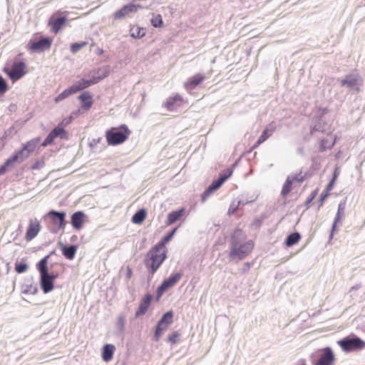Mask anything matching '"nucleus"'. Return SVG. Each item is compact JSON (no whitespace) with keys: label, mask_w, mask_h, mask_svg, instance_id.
Returning a JSON list of instances; mask_svg holds the SVG:
<instances>
[{"label":"nucleus","mask_w":365,"mask_h":365,"mask_svg":"<svg viewBox=\"0 0 365 365\" xmlns=\"http://www.w3.org/2000/svg\"><path fill=\"white\" fill-rule=\"evenodd\" d=\"M242 230L237 228L231 234L230 242V261L238 262L249 255L254 248V242L250 240L245 241Z\"/></svg>","instance_id":"f257e3e1"},{"label":"nucleus","mask_w":365,"mask_h":365,"mask_svg":"<svg viewBox=\"0 0 365 365\" xmlns=\"http://www.w3.org/2000/svg\"><path fill=\"white\" fill-rule=\"evenodd\" d=\"M41 141V137L34 138L22 145L20 150H15L12 155L0 165V175L14 168L16 164H21L34 152Z\"/></svg>","instance_id":"f03ea898"},{"label":"nucleus","mask_w":365,"mask_h":365,"mask_svg":"<svg viewBox=\"0 0 365 365\" xmlns=\"http://www.w3.org/2000/svg\"><path fill=\"white\" fill-rule=\"evenodd\" d=\"M131 131L125 124L118 128H111L106 133L107 143L110 145H117L125 142L129 137Z\"/></svg>","instance_id":"7ed1b4c3"},{"label":"nucleus","mask_w":365,"mask_h":365,"mask_svg":"<svg viewBox=\"0 0 365 365\" xmlns=\"http://www.w3.org/2000/svg\"><path fill=\"white\" fill-rule=\"evenodd\" d=\"M167 258V250H164L160 255L146 254L144 259V264L148 272V279L153 278L154 274Z\"/></svg>","instance_id":"20e7f679"},{"label":"nucleus","mask_w":365,"mask_h":365,"mask_svg":"<svg viewBox=\"0 0 365 365\" xmlns=\"http://www.w3.org/2000/svg\"><path fill=\"white\" fill-rule=\"evenodd\" d=\"M66 212L61 210L57 211L51 210L44 216L45 221H50L51 223L56 225V227L50 228V232L53 234H56L59 230H63L67 224L66 220Z\"/></svg>","instance_id":"39448f33"},{"label":"nucleus","mask_w":365,"mask_h":365,"mask_svg":"<svg viewBox=\"0 0 365 365\" xmlns=\"http://www.w3.org/2000/svg\"><path fill=\"white\" fill-rule=\"evenodd\" d=\"M336 358L329 346L320 349L317 352V358L312 361V365H335Z\"/></svg>","instance_id":"423d86ee"},{"label":"nucleus","mask_w":365,"mask_h":365,"mask_svg":"<svg viewBox=\"0 0 365 365\" xmlns=\"http://www.w3.org/2000/svg\"><path fill=\"white\" fill-rule=\"evenodd\" d=\"M337 344L344 352L361 351L365 349V341L359 337H345L337 341Z\"/></svg>","instance_id":"0eeeda50"},{"label":"nucleus","mask_w":365,"mask_h":365,"mask_svg":"<svg viewBox=\"0 0 365 365\" xmlns=\"http://www.w3.org/2000/svg\"><path fill=\"white\" fill-rule=\"evenodd\" d=\"M26 66L23 61H14L11 67L4 68V72L13 81L21 79L26 73Z\"/></svg>","instance_id":"6e6552de"},{"label":"nucleus","mask_w":365,"mask_h":365,"mask_svg":"<svg viewBox=\"0 0 365 365\" xmlns=\"http://www.w3.org/2000/svg\"><path fill=\"white\" fill-rule=\"evenodd\" d=\"M52 40L49 37H41L38 40L31 39L27 45V48L31 52L41 53L51 48Z\"/></svg>","instance_id":"1a4fd4ad"},{"label":"nucleus","mask_w":365,"mask_h":365,"mask_svg":"<svg viewBox=\"0 0 365 365\" xmlns=\"http://www.w3.org/2000/svg\"><path fill=\"white\" fill-rule=\"evenodd\" d=\"M58 276V273H49L48 272L46 275L40 277V287L44 294H47L53 289L54 282Z\"/></svg>","instance_id":"9d476101"},{"label":"nucleus","mask_w":365,"mask_h":365,"mask_svg":"<svg viewBox=\"0 0 365 365\" xmlns=\"http://www.w3.org/2000/svg\"><path fill=\"white\" fill-rule=\"evenodd\" d=\"M110 73V66H103L90 71L88 73L85 74V76L88 78H91L93 81L96 84L105 78L108 77Z\"/></svg>","instance_id":"9b49d317"},{"label":"nucleus","mask_w":365,"mask_h":365,"mask_svg":"<svg viewBox=\"0 0 365 365\" xmlns=\"http://www.w3.org/2000/svg\"><path fill=\"white\" fill-rule=\"evenodd\" d=\"M67 21L68 19L65 16L57 17L51 16L48 19V25L51 27V31L56 34L65 26Z\"/></svg>","instance_id":"f8f14e48"},{"label":"nucleus","mask_w":365,"mask_h":365,"mask_svg":"<svg viewBox=\"0 0 365 365\" xmlns=\"http://www.w3.org/2000/svg\"><path fill=\"white\" fill-rule=\"evenodd\" d=\"M141 6L139 4H128L116 11L113 16L114 19H120L128 15L130 13H135Z\"/></svg>","instance_id":"ddd939ff"},{"label":"nucleus","mask_w":365,"mask_h":365,"mask_svg":"<svg viewBox=\"0 0 365 365\" xmlns=\"http://www.w3.org/2000/svg\"><path fill=\"white\" fill-rule=\"evenodd\" d=\"M153 299V295L150 293H147L143 297L141 301L140 302L139 306L135 311V317L138 318L140 316L145 314L148 312L149 307L150 306L151 301Z\"/></svg>","instance_id":"4468645a"},{"label":"nucleus","mask_w":365,"mask_h":365,"mask_svg":"<svg viewBox=\"0 0 365 365\" xmlns=\"http://www.w3.org/2000/svg\"><path fill=\"white\" fill-rule=\"evenodd\" d=\"M86 218V214L83 211H76L71 216V224L76 230H81Z\"/></svg>","instance_id":"2eb2a0df"},{"label":"nucleus","mask_w":365,"mask_h":365,"mask_svg":"<svg viewBox=\"0 0 365 365\" xmlns=\"http://www.w3.org/2000/svg\"><path fill=\"white\" fill-rule=\"evenodd\" d=\"M41 230V225L36 220L35 221L31 220L26 230L25 240L27 242L32 240L37 236Z\"/></svg>","instance_id":"dca6fc26"},{"label":"nucleus","mask_w":365,"mask_h":365,"mask_svg":"<svg viewBox=\"0 0 365 365\" xmlns=\"http://www.w3.org/2000/svg\"><path fill=\"white\" fill-rule=\"evenodd\" d=\"M205 79V76L202 73H196L190 77L185 83V87L187 90H193L199 86Z\"/></svg>","instance_id":"f3484780"},{"label":"nucleus","mask_w":365,"mask_h":365,"mask_svg":"<svg viewBox=\"0 0 365 365\" xmlns=\"http://www.w3.org/2000/svg\"><path fill=\"white\" fill-rule=\"evenodd\" d=\"M58 245L61 247V250L62 252V255L65 257L66 259L72 260L74 259L78 246L76 245H65L62 242H59Z\"/></svg>","instance_id":"a211bd4d"},{"label":"nucleus","mask_w":365,"mask_h":365,"mask_svg":"<svg viewBox=\"0 0 365 365\" xmlns=\"http://www.w3.org/2000/svg\"><path fill=\"white\" fill-rule=\"evenodd\" d=\"M81 101V107L85 110H89L93 103V96L91 93L86 91L82 92L78 97Z\"/></svg>","instance_id":"6ab92c4d"},{"label":"nucleus","mask_w":365,"mask_h":365,"mask_svg":"<svg viewBox=\"0 0 365 365\" xmlns=\"http://www.w3.org/2000/svg\"><path fill=\"white\" fill-rule=\"evenodd\" d=\"M115 346L112 344H106L101 351V357L106 362L110 361L113 358Z\"/></svg>","instance_id":"aec40b11"},{"label":"nucleus","mask_w":365,"mask_h":365,"mask_svg":"<svg viewBox=\"0 0 365 365\" xmlns=\"http://www.w3.org/2000/svg\"><path fill=\"white\" fill-rule=\"evenodd\" d=\"M185 212V209L184 207H180L178 210H173L169 212L167 218V225H171L176 222L182 217Z\"/></svg>","instance_id":"412c9836"},{"label":"nucleus","mask_w":365,"mask_h":365,"mask_svg":"<svg viewBox=\"0 0 365 365\" xmlns=\"http://www.w3.org/2000/svg\"><path fill=\"white\" fill-rule=\"evenodd\" d=\"M297 180V173L293 174L291 176H288L282 186L281 195L283 197H285L291 191L292 183Z\"/></svg>","instance_id":"4be33fe9"},{"label":"nucleus","mask_w":365,"mask_h":365,"mask_svg":"<svg viewBox=\"0 0 365 365\" xmlns=\"http://www.w3.org/2000/svg\"><path fill=\"white\" fill-rule=\"evenodd\" d=\"M96 83L93 81L91 78H88L84 76V78L80 81H76L73 85L76 92L87 88Z\"/></svg>","instance_id":"5701e85b"},{"label":"nucleus","mask_w":365,"mask_h":365,"mask_svg":"<svg viewBox=\"0 0 365 365\" xmlns=\"http://www.w3.org/2000/svg\"><path fill=\"white\" fill-rule=\"evenodd\" d=\"M182 276V273L181 272L172 273L168 278L163 279L162 282L165 287L170 289L181 279Z\"/></svg>","instance_id":"b1692460"},{"label":"nucleus","mask_w":365,"mask_h":365,"mask_svg":"<svg viewBox=\"0 0 365 365\" xmlns=\"http://www.w3.org/2000/svg\"><path fill=\"white\" fill-rule=\"evenodd\" d=\"M336 143V136L331 132L327 134V138L321 140V151L331 148Z\"/></svg>","instance_id":"393cba45"},{"label":"nucleus","mask_w":365,"mask_h":365,"mask_svg":"<svg viewBox=\"0 0 365 365\" xmlns=\"http://www.w3.org/2000/svg\"><path fill=\"white\" fill-rule=\"evenodd\" d=\"M182 101V96L177 93L174 96L169 97L166 102L165 103V106L167 108L168 110H173L175 109V105L179 106L178 103H181Z\"/></svg>","instance_id":"a878e982"},{"label":"nucleus","mask_w":365,"mask_h":365,"mask_svg":"<svg viewBox=\"0 0 365 365\" xmlns=\"http://www.w3.org/2000/svg\"><path fill=\"white\" fill-rule=\"evenodd\" d=\"M220 187L221 185H220L216 180H214L202 194V202H204L211 195H212L215 191H217Z\"/></svg>","instance_id":"bb28decb"},{"label":"nucleus","mask_w":365,"mask_h":365,"mask_svg":"<svg viewBox=\"0 0 365 365\" xmlns=\"http://www.w3.org/2000/svg\"><path fill=\"white\" fill-rule=\"evenodd\" d=\"M147 216V211L145 208L137 210L131 218V222L135 225L142 224Z\"/></svg>","instance_id":"cd10ccee"},{"label":"nucleus","mask_w":365,"mask_h":365,"mask_svg":"<svg viewBox=\"0 0 365 365\" xmlns=\"http://www.w3.org/2000/svg\"><path fill=\"white\" fill-rule=\"evenodd\" d=\"M49 259V255H46L43 257L40 261L36 263V269L40 274V277L41 276L46 275V273L48 272V261Z\"/></svg>","instance_id":"c85d7f7f"},{"label":"nucleus","mask_w":365,"mask_h":365,"mask_svg":"<svg viewBox=\"0 0 365 365\" xmlns=\"http://www.w3.org/2000/svg\"><path fill=\"white\" fill-rule=\"evenodd\" d=\"M359 76L357 75L349 74L346 75L341 81L342 86H346L349 88H352L358 84Z\"/></svg>","instance_id":"c756f323"},{"label":"nucleus","mask_w":365,"mask_h":365,"mask_svg":"<svg viewBox=\"0 0 365 365\" xmlns=\"http://www.w3.org/2000/svg\"><path fill=\"white\" fill-rule=\"evenodd\" d=\"M77 93L76 90L75 89L73 85L70 86L69 88L63 90L61 93H59L54 99L56 103H59L61 101L64 100L65 98H68V96H71L72 94H74Z\"/></svg>","instance_id":"7c9ffc66"},{"label":"nucleus","mask_w":365,"mask_h":365,"mask_svg":"<svg viewBox=\"0 0 365 365\" xmlns=\"http://www.w3.org/2000/svg\"><path fill=\"white\" fill-rule=\"evenodd\" d=\"M273 131L274 129L272 128V124H269V127H267L262 130V134L260 135V136L259 137L256 142L255 146L260 145L261 143H264L266 140H267L268 138L272 134Z\"/></svg>","instance_id":"2f4dec72"},{"label":"nucleus","mask_w":365,"mask_h":365,"mask_svg":"<svg viewBox=\"0 0 365 365\" xmlns=\"http://www.w3.org/2000/svg\"><path fill=\"white\" fill-rule=\"evenodd\" d=\"M168 328V326L166 324H164L163 323H160L159 321H158L155 329V333L153 336V339L155 341H158L160 336L163 334V332Z\"/></svg>","instance_id":"473e14b6"},{"label":"nucleus","mask_w":365,"mask_h":365,"mask_svg":"<svg viewBox=\"0 0 365 365\" xmlns=\"http://www.w3.org/2000/svg\"><path fill=\"white\" fill-rule=\"evenodd\" d=\"M145 34V29L138 26H133L130 29V35L133 38H141Z\"/></svg>","instance_id":"72a5a7b5"},{"label":"nucleus","mask_w":365,"mask_h":365,"mask_svg":"<svg viewBox=\"0 0 365 365\" xmlns=\"http://www.w3.org/2000/svg\"><path fill=\"white\" fill-rule=\"evenodd\" d=\"M125 316L120 314L117 318L115 327L117 329V334L122 336L125 331Z\"/></svg>","instance_id":"f704fd0d"},{"label":"nucleus","mask_w":365,"mask_h":365,"mask_svg":"<svg viewBox=\"0 0 365 365\" xmlns=\"http://www.w3.org/2000/svg\"><path fill=\"white\" fill-rule=\"evenodd\" d=\"M54 138H60L61 139H67L68 133L63 126L58 125L51 131Z\"/></svg>","instance_id":"c9c22d12"},{"label":"nucleus","mask_w":365,"mask_h":365,"mask_svg":"<svg viewBox=\"0 0 365 365\" xmlns=\"http://www.w3.org/2000/svg\"><path fill=\"white\" fill-rule=\"evenodd\" d=\"M173 311L169 310L164 313L158 321L169 327L173 322Z\"/></svg>","instance_id":"e433bc0d"},{"label":"nucleus","mask_w":365,"mask_h":365,"mask_svg":"<svg viewBox=\"0 0 365 365\" xmlns=\"http://www.w3.org/2000/svg\"><path fill=\"white\" fill-rule=\"evenodd\" d=\"M232 173L233 171L231 168H227L220 174L218 178L215 180L222 186L223 183L232 175Z\"/></svg>","instance_id":"4c0bfd02"},{"label":"nucleus","mask_w":365,"mask_h":365,"mask_svg":"<svg viewBox=\"0 0 365 365\" xmlns=\"http://www.w3.org/2000/svg\"><path fill=\"white\" fill-rule=\"evenodd\" d=\"M28 269H29V265L24 260H21L20 262L16 261L15 262V271L18 274L24 273L27 271Z\"/></svg>","instance_id":"58836bf2"},{"label":"nucleus","mask_w":365,"mask_h":365,"mask_svg":"<svg viewBox=\"0 0 365 365\" xmlns=\"http://www.w3.org/2000/svg\"><path fill=\"white\" fill-rule=\"evenodd\" d=\"M165 245L160 240L157 244H155L148 252L147 254L149 255H160V251L165 248Z\"/></svg>","instance_id":"ea45409f"},{"label":"nucleus","mask_w":365,"mask_h":365,"mask_svg":"<svg viewBox=\"0 0 365 365\" xmlns=\"http://www.w3.org/2000/svg\"><path fill=\"white\" fill-rule=\"evenodd\" d=\"M284 244L287 247H291L297 244V230H294L287 237Z\"/></svg>","instance_id":"a19ab883"},{"label":"nucleus","mask_w":365,"mask_h":365,"mask_svg":"<svg viewBox=\"0 0 365 365\" xmlns=\"http://www.w3.org/2000/svg\"><path fill=\"white\" fill-rule=\"evenodd\" d=\"M151 25L155 28H160L163 26V18L160 14L153 16L150 20Z\"/></svg>","instance_id":"79ce46f5"},{"label":"nucleus","mask_w":365,"mask_h":365,"mask_svg":"<svg viewBox=\"0 0 365 365\" xmlns=\"http://www.w3.org/2000/svg\"><path fill=\"white\" fill-rule=\"evenodd\" d=\"M87 43L86 41L74 42L71 44L70 49L73 53H77L82 48H83Z\"/></svg>","instance_id":"37998d69"},{"label":"nucleus","mask_w":365,"mask_h":365,"mask_svg":"<svg viewBox=\"0 0 365 365\" xmlns=\"http://www.w3.org/2000/svg\"><path fill=\"white\" fill-rule=\"evenodd\" d=\"M168 289H169L167 287H165V285L163 282H161V284L157 287L156 289L155 300L158 302L163 295V294Z\"/></svg>","instance_id":"c03bdc74"},{"label":"nucleus","mask_w":365,"mask_h":365,"mask_svg":"<svg viewBox=\"0 0 365 365\" xmlns=\"http://www.w3.org/2000/svg\"><path fill=\"white\" fill-rule=\"evenodd\" d=\"M178 230V227H175L173 228V230H171L170 231H169L168 232H167L161 239L160 240L165 244L166 245L167 243H168L173 237V236L175 235L176 231Z\"/></svg>","instance_id":"a18cd8bd"},{"label":"nucleus","mask_w":365,"mask_h":365,"mask_svg":"<svg viewBox=\"0 0 365 365\" xmlns=\"http://www.w3.org/2000/svg\"><path fill=\"white\" fill-rule=\"evenodd\" d=\"M250 201H247L245 202H242V200H239L237 202V205H235L234 202L230 205V207H229V210L227 211V215H233L236 210L238 209V207L242 204L243 205H245V204L250 202Z\"/></svg>","instance_id":"49530a36"},{"label":"nucleus","mask_w":365,"mask_h":365,"mask_svg":"<svg viewBox=\"0 0 365 365\" xmlns=\"http://www.w3.org/2000/svg\"><path fill=\"white\" fill-rule=\"evenodd\" d=\"M9 89L6 81L0 74V96L4 95Z\"/></svg>","instance_id":"de8ad7c7"},{"label":"nucleus","mask_w":365,"mask_h":365,"mask_svg":"<svg viewBox=\"0 0 365 365\" xmlns=\"http://www.w3.org/2000/svg\"><path fill=\"white\" fill-rule=\"evenodd\" d=\"M56 138H54L53 135H52V133L50 132L48 135L46 136V138L44 139V140L43 141V143H41V146L42 147H46L48 146V145H51L54 142V140H55Z\"/></svg>","instance_id":"09e8293b"},{"label":"nucleus","mask_w":365,"mask_h":365,"mask_svg":"<svg viewBox=\"0 0 365 365\" xmlns=\"http://www.w3.org/2000/svg\"><path fill=\"white\" fill-rule=\"evenodd\" d=\"M180 336L178 331H173L168 337V341L174 344L177 342V339Z\"/></svg>","instance_id":"8fccbe9b"},{"label":"nucleus","mask_w":365,"mask_h":365,"mask_svg":"<svg viewBox=\"0 0 365 365\" xmlns=\"http://www.w3.org/2000/svg\"><path fill=\"white\" fill-rule=\"evenodd\" d=\"M265 218L266 216L264 215H262L260 217L256 218L253 221L252 226L254 227L255 229L259 228L262 226V222L265 220Z\"/></svg>","instance_id":"3c124183"},{"label":"nucleus","mask_w":365,"mask_h":365,"mask_svg":"<svg viewBox=\"0 0 365 365\" xmlns=\"http://www.w3.org/2000/svg\"><path fill=\"white\" fill-rule=\"evenodd\" d=\"M329 195V192L325 190L320 195L319 200V207L323 205L324 201L325 199Z\"/></svg>","instance_id":"603ef678"},{"label":"nucleus","mask_w":365,"mask_h":365,"mask_svg":"<svg viewBox=\"0 0 365 365\" xmlns=\"http://www.w3.org/2000/svg\"><path fill=\"white\" fill-rule=\"evenodd\" d=\"M318 194V189H315L313 190L309 196V197L306 200V205H308L317 196Z\"/></svg>","instance_id":"864d4df0"},{"label":"nucleus","mask_w":365,"mask_h":365,"mask_svg":"<svg viewBox=\"0 0 365 365\" xmlns=\"http://www.w3.org/2000/svg\"><path fill=\"white\" fill-rule=\"evenodd\" d=\"M38 292V287L36 286L32 287L31 285L28 287L26 289H25L23 293H31L32 294H35Z\"/></svg>","instance_id":"5fc2aeb1"},{"label":"nucleus","mask_w":365,"mask_h":365,"mask_svg":"<svg viewBox=\"0 0 365 365\" xmlns=\"http://www.w3.org/2000/svg\"><path fill=\"white\" fill-rule=\"evenodd\" d=\"M43 161L37 160L31 165V168L34 170L39 169L43 167Z\"/></svg>","instance_id":"6e6d98bb"},{"label":"nucleus","mask_w":365,"mask_h":365,"mask_svg":"<svg viewBox=\"0 0 365 365\" xmlns=\"http://www.w3.org/2000/svg\"><path fill=\"white\" fill-rule=\"evenodd\" d=\"M133 271L132 269L128 266L126 268L125 277L127 279H129L132 277Z\"/></svg>","instance_id":"4d7b16f0"},{"label":"nucleus","mask_w":365,"mask_h":365,"mask_svg":"<svg viewBox=\"0 0 365 365\" xmlns=\"http://www.w3.org/2000/svg\"><path fill=\"white\" fill-rule=\"evenodd\" d=\"M335 182H336V180H334V179H331V180L329 183V185H327L326 190L327 191L330 192L332 190V188H333V187H334V185L335 184Z\"/></svg>","instance_id":"13d9d810"},{"label":"nucleus","mask_w":365,"mask_h":365,"mask_svg":"<svg viewBox=\"0 0 365 365\" xmlns=\"http://www.w3.org/2000/svg\"><path fill=\"white\" fill-rule=\"evenodd\" d=\"M340 210H341V205H339V210H338V213L336 215V219H335V222H334V226H335V224L336 223V222L339 220L340 218Z\"/></svg>","instance_id":"bf43d9fd"},{"label":"nucleus","mask_w":365,"mask_h":365,"mask_svg":"<svg viewBox=\"0 0 365 365\" xmlns=\"http://www.w3.org/2000/svg\"><path fill=\"white\" fill-rule=\"evenodd\" d=\"M250 262L245 263L243 271L244 272L247 271L250 269Z\"/></svg>","instance_id":"052dcab7"},{"label":"nucleus","mask_w":365,"mask_h":365,"mask_svg":"<svg viewBox=\"0 0 365 365\" xmlns=\"http://www.w3.org/2000/svg\"><path fill=\"white\" fill-rule=\"evenodd\" d=\"M339 170L337 169H336L334 170L332 179H334V180H336V179H337V178L339 176Z\"/></svg>","instance_id":"680f3d73"},{"label":"nucleus","mask_w":365,"mask_h":365,"mask_svg":"<svg viewBox=\"0 0 365 365\" xmlns=\"http://www.w3.org/2000/svg\"><path fill=\"white\" fill-rule=\"evenodd\" d=\"M103 53V48H98L97 49L96 53H97L98 55H101Z\"/></svg>","instance_id":"e2e57ef3"},{"label":"nucleus","mask_w":365,"mask_h":365,"mask_svg":"<svg viewBox=\"0 0 365 365\" xmlns=\"http://www.w3.org/2000/svg\"><path fill=\"white\" fill-rule=\"evenodd\" d=\"M54 254H55V250H53V251H51V252L48 255H49V257H50L51 255H54Z\"/></svg>","instance_id":"0e129e2a"},{"label":"nucleus","mask_w":365,"mask_h":365,"mask_svg":"<svg viewBox=\"0 0 365 365\" xmlns=\"http://www.w3.org/2000/svg\"><path fill=\"white\" fill-rule=\"evenodd\" d=\"M297 237H298V241H299V239H300V236H299V234H298V235H297Z\"/></svg>","instance_id":"69168bd1"}]
</instances>
